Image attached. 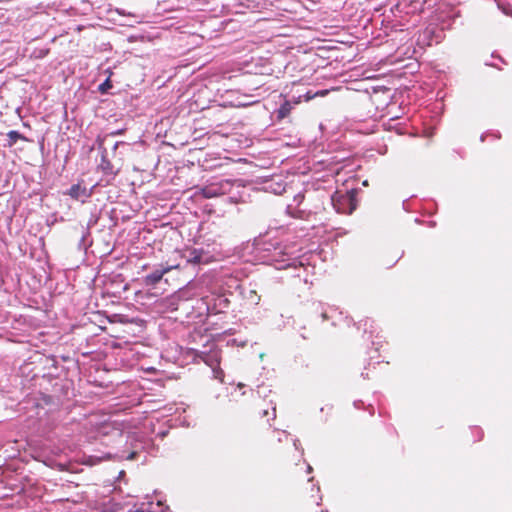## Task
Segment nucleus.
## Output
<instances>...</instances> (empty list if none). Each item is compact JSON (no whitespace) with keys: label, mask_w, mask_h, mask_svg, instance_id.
<instances>
[{"label":"nucleus","mask_w":512,"mask_h":512,"mask_svg":"<svg viewBox=\"0 0 512 512\" xmlns=\"http://www.w3.org/2000/svg\"><path fill=\"white\" fill-rule=\"evenodd\" d=\"M128 512H155V511H144V510H141V509H137L135 511H128Z\"/></svg>","instance_id":"aec40b11"},{"label":"nucleus","mask_w":512,"mask_h":512,"mask_svg":"<svg viewBox=\"0 0 512 512\" xmlns=\"http://www.w3.org/2000/svg\"><path fill=\"white\" fill-rule=\"evenodd\" d=\"M101 168L105 173H112V165L106 160L105 156H102Z\"/></svg>","instance_id":"4468645a"},{"label":"nucleus","mask_w":512,"mask_h":512,"mask_svg":"<svg viewBox=\"0 0 512 512\" xmlns=\"http://www.w3.org/2000/svg\"><path fill=\"white\" fill-rule=\"evenodd\" d=\"M278 441H279V442H281V441H282V436H279Z\"/></svg>","instance_id":"2f4dec72"},{"label":"nucleus","mask_w":512,"mask_h":512,"mask_svg":"<svg viewBox=\"0 0 512 512\" xmlns=\"http://www.w3.org/2000/svg\"><path fill=\"white\" fill-rule=\"evenodd\" d=\"M293 444H294L295 449H297V450H298V449H299V445H300L299 440H298V439H295V440H294V442H293Z\"/></svg>","instance_id":"a211bd4d"},{"label":"nucleus","mask_w":512,"mask_h":512,"mask_svg":"<svg viewBox=\"0 0 512 512\" xmlns=\"http://www.w3.org/2000/svg\"><path fill=\"white\" fill-rule=\"evenodd\" d=\"M357 189L347 191L336 190L331 195V203L338 213L352 214L357 208Z\"/></svg>","instance_id":"7ed1b4c3"},{"label":"nucleus","mask_w":512,"mask_h":512,"mask_svg":"<svg viewBox=\"0 0 512 512\" xmlns=\"http://www.w3.org/2000/svg\"><path fill=\"white\" fill-rule=\"evenodd\" d=\"M252 254L255 261L272 265L276 269L297 268L296 258L293 257V247L282 244L277 239L258 238L253 244Z\"/></svg>","instance_id":"f257e3e1"},{"label":"nucleus","mask_w":512,"mask_h":512,"mask_svg":"<svg viewBox=\"0 0 512 512\" xmlns=\"http://www.w3.org/2000/svg\"><path fill=\"white\" fill-rule=\"evenodd\" d=\"M299 100H296L294 97L292 99H285L284 102L280 105V107L275 111L276 117L278 120L286 118L294 105L298 104Z\"/></svg>","instance_id":"9d476101"},{"label":"nucleus","mask_w":512,"mask_h":512,"mask_svg":"<svg viewBox=\"0 0 512 512\" xmlns=\"http://www.w3.org/2000/svg\"><path fill=\"white\" fill-rule=\"evenodd\" d=\"M312 472V467L310 465L307 466V473H311Z\"/></svg>","instance_id":"5701e85b"},{"label":"nucleus","mask_w":512,"mask_h":512,"mask_svg":"<svg viewBox=\"0 0 512 512\" xmlns=\"http://www.w3.org/2000/svg\"><path fill=\"white\" fill-rule=\"evenodd\" d=\"M116 12L119 14V15H128V16H133L131 13H126V11L124 9H120V8H117L116 9Z\"/></svg>","instance_id":"f3484780"},{"label":"nucleus","mask_w":512,"mask_h":512,"mask_svg":"<svg viewBox=\"0 0 512 512\" xmlns=\"http://www.w3.org/2000/svg\"><path fill=\"white\" fill-rule=\"evenodd\" d=\"M485 137H486V135H482V136H481V141H484V140H485Z\"/></svg>","instance_id":"c85d7f7f"},{"label":"nucleus","mask_w":512,"mask_h":512,"mask_svg":"<svg viewBox=\"0 0 512 512\" xmlns=\"http://www.w3.org/2000/svg\"><path fill=\"white\" fill-rule=\"evenodd\" d=\"M368 322H369V321H368V320H366V321H365V323H364V326H365V332L367 331L366 326H367Z\"/></svg>","instance_id":"bb28decb"},{"label":"nucleus","mask_w":512,"mask_h":512,"mask_svg":"<svg viewBox=\"0 0 512 512\" xmlns=\"http://www.w3.org/2000/svg\"><path fill=\"white\" fill-rule=\"evenodd\" d=\"M96 223H97V218L96 217H91L90 220L88 221V224H87V227L85 228V231L82 234L81 240L79 242V248H83L84 250L87 249L88 244H87L86 241H87V237L90 234L89 230Z\"/></svg>","instance_id":"f8f14e48"},{"label":"nucleus","mask_w":512,"mask_h":512,"mask_svg":"<svg viewBox=\"0 0 512 512\" xmlns=\"http://www.w3.org/2000/svg\"><path fill=\"white\" fill-rule=\"evenodd\" d=\"M493 136H494L495 138H497V139H498V138H500V134H499V133H495V134H493Z\"/></svg>","instance_id":"a878e982"},{"label":"nucleus","mask_w":512,"mask_h":512,"mask_svg":"<svg viewBox=\"0 0 512 512\" xmlns=\"http://www.w3.org/2000/svg\"><path fill=\"white\" fill-rule=\"evenodd\" d=\"M477 431H478V432H479V434H480L479 439H481V438H482V431H481V429H479V428H477Z\"/></svg>","instance_id":"393cba45"},{"label":"nucleus","mask_w":512,"mask_h":512,"mask_svg":"<svg viewBox=\"0 0 512 512\" xmlns=\"http://www.w3.org/2000/svg\"><path fill=\"white\" fill-rule=\"evenodd\" d=\"M244 387H245V385H244L243 383H239V384L237 385V388H239V389H242V388H244Z\"/></svg>","instance_id":"4be33fe9"},{"label":"nucleus","mask_w":512,"mask_h":512,"mask_svg":"<svg viewBox=\"0 0 512 512\" xmlns=\"http://www.w3.org/2000/svg\"><path fill=\"white\" fill-rule=\"evenodd\" d=\"M136 457H137V451H135V450H134V451L130 452V453L126 456V459H128V460H133V459H135Z\"/></svg>","instance_id":"dca6fc26"},{"label":"nucleus","mask_w":512,"mask_h":512,"mask_svg":"<svg viewBox=\"0 0 512 512\" xmlns=\"http://www.w3.org/2000/svg\"><path fill=\"white\" fill-rule=\"evenodd\" d=\"M175 266H163L159 265L156 267L151 273L145 276L146 285L154 286L156 285L163 277L164 274L169 272Z\"/></svg>","instance_id":"6e6552de"},{"label":"nucleus","mask_w":512,"mask_h":512,"mask_svg":"<svg viewBox=\"0 0 512 512\" xmlns=\"http://www.w3.org/2000/svg\"><path fill=\"white\" fill-rule=\"evenodd\" d=\"M445 28L446 27L444 25L441 28H438L434 25H429L421 33L419 39L423 42H426L427 45H432L433 43L438 44L444 38L443 31Z\"/></svg>","instance_id":"39448f33"},{"label":"nucleus","mask_w":512,"mask_h":512,"mask_svg":"<svg viewBox=\"0 0 512 512\" xmlns=\"http://www.w3.org/2000/svg\"><path fill=\"white\" fill-rule=\"evenodd\" d=\"M256 393H257L258 395H260V394H261L260 387H258V390L256 391Z\"/></svg>","instance_id":"cd10ccee"},{"label":"nucleus","mask_w":512,"mask_h":512,"mask_svg":"<svg viewBox=\"0 0 512 512\" xmlns=\"http://www.w3.org/2000/svg\"><path fill=\"white\" fill-rule=\"evenodd\" d=\"M161 505H162L161 501H158L157 506L160 507Z\"/></svg>","instance_id":"7c9ffc66"},{"label":"nucleus","mask_w":512,"mask_h":512,"mask_svg":"<svg viewBox=\"0 0 512 512\" xmlns=\"http://www.w3.org/2000/svg\"><path fill=\"white\" fill-rule=\"evenodd\" d=\"M187 263L198 265L206 262V254L202 249H189L183 254Z\"/></svg>","instance_id":"1a4fd4ad"},{"label":"nucleus","mask_w":512,"mask_h":512,"mask_svg":"<svg viewBox=\"0 0 512 512\" xmlns=\"http://www.w3.org/2000/svg\"><path fill=\"white\" fill-rule=\"evenodd\" d=\"M322 318H323V320L329 319L327 312H322Z\"/></svg>","instance_id":"6ab92c4d"},{"label":"nucleus","mask_w":512,"mask_h":512,"mask_svg":"<svg viewBox=\"0 0 512 512\" xmlns=\"http://www.w3.org/2000/svg\"><path fill=\"white\" fill-rule=\"evenodd\" d=\"M363 185H364V186H367V185H368L367 180L363 182Z\"/></svg>","instance_id":"c756f323"},{"label":"nucleus","mask_w":512,"mask_h":512,"mask_svg":"<svg viewBox=\"0 0 512 512\" xmlns=\"http://www.w3.org/2000/svg\"><path fill=\"white\" fill-rule=\"evenodd\" d=\"M64 194L70 196L74 200L84 203L92 196L93 187L88 189L81 183H76L73 184Z\"/></svg>","instance_id":"423d86ee"},{"label":"nucleus","mask_w":512,"mask_h":512,"mask_svg":"<svg viewBox=\"0 0 512 512\" xmlns=\"http://www.w3.org/2000/svg\"><path fill=\"white\" fill-rule=\"evenodd\" d=\"M233 188V182L229 179H212L201 188L204 198H214L229 193Z\"/></svg>","instance_id":"20e7f679"},{"label":"nucleus","mask_w":512,"mask_h":512,"mask_svg":"<svg viewBox=\"0 0 512 512\" xmlns=\"http://www.w3.org/2000/svg\"><path fill=\"white\" fill-rule=\"evenodd\" d=\"M186 355L191 357L195 362H204L211 368L213 377L223 382L224 372L219 366L221 362V350L215 344H212L208 350L188 348Z\"/></svg>","instance_id":"f03ea898"},{"label":"nucleus","mask_w":512,"mask_h":512,"mask_svg":"<svg viewBox=\"0 0 512 512\" xmlns=\"http://www.w3.org/2000/svg\"><path fill=\"white\" fill-rule=\"evenodd\" d=\"M360 403H361V401H355V402H354V406H355L356 408H359V407H360V406H359V404H360Z\"/></svg>","instance_id":"412c9836"},{"label":"nucleus","mask_w":512,"mask_h":512,"mask_svg":"<svg viewBox=\"0 0 512 512\" xmlns=\"http://www.w3.org/2000/svg\"><path fill=\"white\" fill-rule=\"evenodd\" d=\"M121 144L120 142H116L114 145H113V149H117L118 145Z\"/></svg>","instance_id":"b1692460"},{"label":"nucleus","mask_w":512,"mask_h":512,"mask_svg":"<svg viewBox=\"0 0 512 512\" xmlns=\"http://www.w3.org/2000/svg\"><path fill=\"white\" fill-rule=\"evenodd\" d=\"M112 87L109 79H106L102 84L99 85V91L105 93Z\"/></svg>","instance_id":"2eb2a0df"},{"label":"nucleus","mask_w":512,"mask_h":512,"mask_svg":"<svg viewBox=\"0 0 512 512\" xmlns=\"http://www.w3.org/2000/svg\"><path fill=\"white\" fill-rule=\"evenodd\" d=\"M286 182L281 175H275L264 182V190L275 195H281L286 191Z\"/></svg>","instance_id":"0eeeda50"},{"label":"nucleus","mask_w":512,"mask_h":512,"mask_svg":"<svg viewBox=\"0 0 512 512\" xmlns=\"http://www.w3.org/2000/svg\"><path fill=\"white\" fill-rule=\"evenodd\" d=\"M7 137L9 140V145H14L19 139H24V137L16 130H11L7 133Z\"/></svg>","instance_id":"ddd939ff"},{"label":"nucleus","mask_w":512,"mask_h":512,"mask_svg":"<svg viewBox=\"0 0 512 512\" xmlns=\"http://www.w3.org/2000/svg\"><path fill=\"white\" fill-rule=\"evenodd\" d=\"M305 198L303 193H298L294 196L293 202L295 203V207L292 204L288 205L287 211L292 214L294 217H301L300 213H303L302 210H296V207L299 206Z\"/></svg>","instance_id":"9b49d317"}]
</instances>
